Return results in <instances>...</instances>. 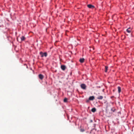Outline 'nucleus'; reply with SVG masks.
<instances>
[{
  "mask_svg": "<svg viewBox=\"0 0 134 134\" xmlns=\"http://www.w3.org/2000/svg\"><path fill=\"white\" fill-rule=\"evenodd\" d=\"M81 88L83 90H85L87 87L86 86L85 84H82L80 85Z\"/></svg>",
  "mask_w": 134,
  "mask_h": 134,
  "instance_id": "f03ea898",
  "label": "nucleus"
},
{
  "mask_svg": "<svg viewBox=\"0 0 134 134\" xmlns=\"http://www.w3.org/2000/svg\"><path fill=\"white\" fill-rule=\"evenodd\" d=\"M94 99V97L93 96H90L89 98L90 100H93Z\"/></svg>",
  "mask_w": 134,
  "mask_h": 134,
  "instance_id": "423d86ee",
  "label": "nucleus"
},
{
  "mask_svg": "<svg viewBox=\"0 0 134 134\" xmlns=\"http://www.w3.org/2000/svg\"><path fill=\"white\" fill-rule=\"evenodd\" d=\"M40 54L41 57H43L44 56L46 57L47 55V53L46 52L43 53L41 52H40Z\"/></svg>",
  "mask_w": 134,
  "mask_h": 134,
  "instance_id": "f257e3e1",
  "label": "nucleus"
},
{
  "mask_svg": "<svg viewBox=\"0 0 134 134\" xmlns=\"http://www.w3.org/2000/svg\"><path fill=\"white\" fill-rule=\"evenodd\" d=\"M126 31L128 33H130L131 32V31L130 30V28H129L126 30Z\"/></svg>",
  "mask_w": 134,
  "mask_h": 134,
  "instance_id": "f8f14e48",
  "label": "nucleus"
},
{
  "mask_svg": "<svg viewBox=\"0 0 134 134\" xmlns=\"http://www.w3.org/2000/svg\"><path fill=\"white\" fill-rule=\"evenodd\" d=\"M20 38H21V41H24L26 39V38L24 36H22Z\"/></svg>",
  "mask_w": 134,
  "mask_h": 134,
  "instance_id": "6e6552de",
  "label": "nucleus"
},
{
  "mask_svg": "<svg viewBox=\"0 0 134 134\" xmlns=\"http://www.w3.org/2000/svg\"><path fill=\"white\" fill-rule=\"evenodd\" d=\"M111 110H112V111H113V112H114L115 110V109H111Z\"/></svg>",
  "mask_w": 134,
  "mask_h": 134,
  "instance_id": "dca6fc26",
  "label": "nucleus"
},
{
  "mask_svg": "<svg viewBox=\"0 0 134 134\" xmlns=\"http://www.w3.org/2000/svg\"><path fill=\"white\" fill-rule=\"evenodd\" d=\"M87 7L93 9L94 8V6L91 4H88L87 5Z\"/></svg>",
  "mask_w": 134,
  "mask_h": 134,
  "instance_id": "7ed1b4c3",
  "label": "nucleus"
},
{
  "mask_svg": "<svg viewBox=\"0 0 134 134\" xmlns=\"http://www.w3.org/2000/svg\"><path fill=\"white\" fill-rule=\"evenodd\" d=\"M85 130L84 129H80V131L82 132H83Z\"/></svg>",
  "mask_w": 134,
  "mask_h": 134,
  "instance_id": "2eb2a0df",
  "label": "nucleus"
},
{
  "mask_svg": "<svg viewBox=\"0 0 134 134\" xmlns=\"http://www.w3.org/2000/svg\"><path fill=\"white\" fill-rule=\"evenodd\" d=\"M113 97H113V96H112V97H111V98H113Z\"/></svg>",
  "mask_w": 134,
  "mask_h": 134,
  "instance_id": "f3484780",
  "label": "nucleus"
},
{
  "mask_svg": "<svg viewBox=\"0 0 134 134\" xmlns=\"http://www.w3.org/2000/svg\"><path fill=\"white\" fill-rule=\"evenodd\" d=\"M38 77L41 80H42L44 78L43 76L41 74H40L38 75Z\"/></svg>",
  "mask_w": 134,
  "mask_h": 134,
  "instance_id": "20e7f679",
  "label": "nucleus"
},
{
  "mask_svg": "<svg viewBox=\"0 0 134 134\" xmlns=\"http://www.w3.org/2000/svg\"><path fill=\"white\" fill-rule=\"evenodd\" d=\"M118 91L119 93H120L121 92V88L119 86L118 87Z\"/></svg>",
  "mask_w": 134,
  "mask_h": 134,
  "instance_id": "9d476101",
  "label": "nucleus"
},
{
  "mask_svg": "<svg viewBox=\"0 0 134 134\" xmlns=\"http://www.w3.org/2000/svg\"><path fill=\"white\" fill-rule=\"evenodd\" d=\"M103 98V97L102 96H99L97 98V99H99L101 100Z\"/></svg>",
  "mask_w": 134,
  "mask_h": 134,
  "instance_id": "0eeeda50",
  "label": "nucleus"
},
{
  "mask_svg": "<svg viewBox=\"0 0 134 134\" xmlns=\"http://www.w3.org/2000/svg\"><path fill=\"white\" fill-rule=\"evenodd\" d=\"M61 69L63 70H64L66 68V66L65 65H62L61 66Z\"/></svg>",
  "mask_w": 134,
  "mask_h": 134,
  "instance_id": "39448f33",
  "label": "nucleus"
},
{
  "mask_svg": "<svg viewBox=\"0 0 134 134\" xmlns=\"http://www.w3.org/2000/svg\"><path fill=\"white\" fill-rule=\"evenodd\" d=\"M67 99L66 98H65L64 100V101L65 102H67Z\"/></svg>",
  "mask_w": 134,
  "mask_h": 134,
  "instance_id": "4468645a",
  "label": "nucleus"
},
{
  "mask_svg": "<svg viewBox=\"0 0 134 134\" xmlns=\"http://www.w3.org/2000/svg\"><path fill=\"white\" fill-rule=\"evenodd\" d=\"M84 59L82 58V59H80L79 61L81 63H82L84 62Z\"/></svg>",
  "mask_w": 134,
  "mask_h": 134,
  "instance_id": "9b49d317",
  "label": "nucleus"
},
{
  "mask_svg": "<svg viewBox=\"0 0 134 134\" xmlns=\"http://www.w3.org/2000/svg\"><path fill=\"white\" fill-rule=\"evenodd\" d=\"M91 111L93 112H95L96 111V109L94 108H92L91 109Z\"/></svg>",
  "mask_w": 134,
  "mask_h": 134,
  "instance_id": "1a4fd4ad",
  "label": "nucleus"
},
{
  "mask_svg": "<svg viewBox=\"0 0 134 134\" xmlns=\"http://www.w3.org/2000/svg\"><path fill=\"white\" fill-rule=\"evenodd\" d=\"M108 66H105V72H107V70H108Z\"/></svg>",
  "mask_w": 134,
  "mask_h": 134,
  "instance_id": "ddd939ff",
  "label": "nucleus"
}]
</instances>
